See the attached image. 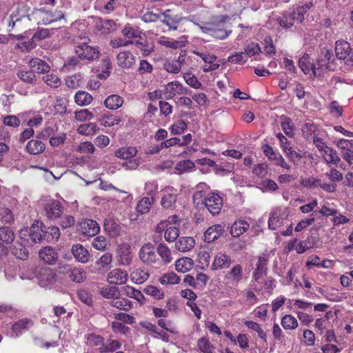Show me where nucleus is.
Instances as JSON below:
<instances>
[{
    "instance_id": "f257e3e1",
    "label": "nucleus",
    "mask_w": 353,
    "mask_h": 353,
    "mask_svg": "<svg viewBox=\"0 0 353 353\" xmlns=\"http://www.w3.org/2000/svg\"><path fill=\"white\" fill-rule=\"evenodd\" d=\"M75 53L82 60L93 61L100 57V51L98 47L88 45L85 42L76 46Z\"/></svg>"
},
{
    "instance_id": "f03ea898",
    "label": "nucleus",
    "mask_w": 353,
    "mask_h": 353,
    "mask_svg": "<svg viewBox=\"0 0 353 353\" xmlns=\"http://www.w3.org/2000/svg\"><path fill=\"white\" fill-rule=\"evenodd\" d=\"M161 192V205L162 208L167 210L174 209L178 199V190L168 185L162 189Z\"/></svg>"
},
{
    "instance_id": "7ed1b4c3",
    "label": "nucleus",
    "mask_w": 353,
    "mask_h": 353,
    "mask_svg": "<svg viewBox=\"0 0 353 353\" xmlns=\"http://www.w3.org/2000/svg\"><path fill=\"white\" fill-rule=\"evenodd\" d=\"M288 216L286 208H275L270 213L268 226L271 230H276L283 225L284 221Z\"/></svg>"
},
{
    "instance_id": "20e7f679",
    "label": "nucleus",
    "mask_w": 353,
    "mask_h": 353,
    "mask_svg": "<svg viewBox=\"0 0 353 353\" xmlns=\"http://www.w3.org/2000/svg\"><path fill=\"white\" fill-rule=\"evenodd\" d=\"M201 203L212 215H216L220 213L223 207V199L219 194L210 193L202 200Z\"/></svg>"
},
{
    "instance_id": "39448f33",
    "label": "nucleus",
    "mask_w": 353,
    "mask_h": 353,
    "mask_svg": "<svg viewBox=\"0 0 353 353\" xmlns=\"http://www.w3.org/2000/svg\"><path fill=\"white\" fill-rule=\"evenodd\" d=\"M243 269L241 265H234L229 271L226 272L224 279L227 284L236 287L243 279Z\"/></svg>"
},
{
    "instance_id": "423d86ee",
    "label": "nucleus",
    "mask_w": 353,
    "mask_h": 353,
    "mask_svg": "<svg viewBox=\"0 0 353 353\" xmlns=\"http://www.w3.org/2000/svg\"><path fill=\"white\" fill-rule=\"evenodd\" d=\"M139 256L141 262L147 265H152L158 261L154 247L150 243L142 245L139 252Z\"/></svg>"
},
{
    "instance_id": "0eeeda50",
    "label": "nucleus",
    "mask_w": 353,
    "mask_h": 353,
    "mask_svg": "<svg viewBox=\"0 0 353 353\" xmlns=\"http://www.w3.org/2000/svg\"><path fill=\"white\" fill-rule=\"evenodd\" d=\"M57 280L56 272L50 268H43L38 275V283L46 288H51Z\"/></svg>"
},
{
    "instance_id": "6e6552de",
    "label": "nucleus",
    "mask_w": 353,
    "mask_h": 353,
    "mask_svg": "<svg viewBox=\"0 0 353 353\" xmlns=\"http://www.w3.org/2000/svg\"><path fill=\"white\" fill-rule=\"evenodd\" d=\"M128 279V273L126 270L121 268H115L109 272L106 280L110 284L123 285Z\"/></svg>"
},
{
    "instance_id": "1a4fd4ad",
    "label": "nucleus",
    "mask_w": 353,
    "mask_h": 353,
    "mask_svg": "<svg viewBox=\"0 0 353 353\" xmlns=\"http://www.w3.org/2000/svg\"><path fill=\"white\" fill-rule=\"evenodd\" d=\"M116 258L119 265H130L132 260L130 246L126 243L120 244L117 250Z\"/></svg>"
},
{
    "instance_id": "9d476101",
    "label": "nucleus",
    "mask_w": 353,
    "mask_h": 353,
    "mask_svg": "<svg viewBox=\"0 0 353 353\" xmlns=\"http://www.w3.org/2000/svg\"><path fill=\"white\" fill-rule=\"evenodd\" d=\"M46 215L50 219H57L63 213V207L57 200L48 201L44 207Z\"/></svg>"
},
{
    "instance_id": "9b49d317",
    "label": "nucleus",
    "mask_w": 353,
    "mask_h": 353,
    "mask_svg": "<svg viewBox=\"0 0 353 353\" xmlns=\"http://www.w3.org/2000/svg\"><path fill=\"white\" fill-rule=\"evenodd\" d=\"M165 98L170 99L175 95H181L187 93V88L178 81H172L167 84L163 90Z\"/></svg>"
},
{
    "instance_id": "f8f14e48",
    "label": "nucleus",
    "mask_w": 353,
    "mask_h": 353,
    "mask_svg": "<svg viewBox=\"0 0 353 353\" xmlns=\"http://www.w3.org/2000/svg\"><path fill=\"white\" fill-rule=\"evenodd\" d=\"M158 43L169 48L178 49L185 47L188 41L187 37L184 35L180 37L178 39H174L163 36L159 38Z\"/></svg>"
},
{
    "instance_id": "ddd939ff",
    "label": "nucleus",
    "mask_w": 353,
    "mask_h": 353,
    "mask_svg": "<svg viewBox=\"0 0 353 353\" xmlns=\"http://www.w3.org/2000/svg\"><path fill=\"white\" fill-rule=\"evenodd\" d=\"M79 230L82 234L93 236L99 233L100 227L97 221L92 219H85L80 223Z\"/></svg>"
},
{
    "instance_id": "4468645a",
    "label": "nucleus",
    "mask_w": 353,
    "mask_h": 353,
    "mask_svg": "<svg viewBox=\"0 0 353 353\" xmlns=\"http://www.w3.org/2000/svg\"><path fill=\"white\" fill-rule=\"evenodd\" d=\"M232 263L231 257L223 252L217 253L214 258L212 270H219L228 268Z\"/></svg>"
},
{
    "instance_id": "2eb2a0df",
    "label": "nucleus",
    "mask_w": 353,
    "mask_h": 353,
    "mask_svg": "<svg viewBox=\"0 0 353 353\" xmlns=\"http://www.w3.org/2000/svg\"><path fill=\"white\" fill-rule=\"evenodd\" d=\"M71 252L74 259L79 263H86L90 260V255L88 250L81 244L73 245Z\"/></svg>"
},
{
    "instance_id": "dca6fc26",
    "label": "nucleus",
    "mask_w": 353,
    "mask_h": 353,
    "mask_svg": "<svg viewBox=\"0 0 353 353\" xmlns=\"http://www.w3.org/2000/svg\"><path fill=\"white\" fill-rule=\"evenodd\" d=\"M224 232V227L216 224L209 227L204 232V241L208 243L213 242L219 238Z\"/></svg>"
},
{
    "instance_id": "f3484780",
    "label": "nucleus",
    "mask_w": 353,
    "mask_h": 353,
    "mask_svg": "<svg viewBox=\"0 0 353 353\" xmlns=\"http://www.w3.org/2000/svg\"><path fill=\"white\" fill-rule=\"evenodd\" d=\"M39 258L49 265H54L58 259V254L54 248L46 246L39 252Z\"/></svg>"
},
{
    "instance_id": "a211bd4d",
    "label": "nucleus",
    "mask_w": 353,
    "mask_h": 353,
    "mask_svg": "<svg viewBox=\"0 0 353 353\" xmlns=\"http://www.w3.org/2000/svg\"><path fill=\"white\" fill-rule=\"evenodd\" d=\"M117 64L123 68H130L136 62L133 54L128 51H123L118 54L117 57Z\"/></svg>"
},
{
    "instance_id": "6ab92c4d",
    "label": "nucleus",
    "mask_w": 353,
    "mask_h": 353,
    "mask_svg": "<svg viewBox=\"0 0 353 353\" xmlns=\"http://www.w3.org/2000/svg\"><path fill=\"white\" fill-rule=\"evenodd\" d=\"M332 57V52L331 50L327 48H323L319 54L316 60V65L319 70L321 69H330V61Z\"/></svg>"
},
{
    "instance_id": "aec40b11",
    "label": "nucleus",
    "mask_w": 353,
    "mask_h": 353,
    "mask_svg": "<svg viewBox=\"0 0 353 353\" xmlns=\"http://www.w3.org/2000/svg\"><path fill=\"white\" fill-rule=\"evenodd\" d=\"M30 70L34 73H45L50 71L49 65L45 61L38 58L32 59L28 62Z\"/></svg>"
},
{
    "instance_id": "412c9836",
    "label": "nucleus",
    "mask_w": 353,
    "mask_h": 353,
    "mask_svg": "<svg viewBox=\"0 0 353 353\" xmlns=\"http://www.w3.org/2000/svg\"><path fill=\"white\" fill-rule=\"evenodd\" d=\"M335 52L338 59H345L350 54V44L344 40L337 41L336 42Z\"/></svg>"
},
{
    "instance_id": "4be33fe9",
    "label": "nucleus",
    "mask_w": 353,
    "mask_h": 353,
    "mask_svg": "<svg viewBox=\"0 0 353 353\" xmlns=\"http://www.w3.org/2000/svg\"><path fill=\"white\" fill-rule=\"evenodd\" d=\"M157 252L159 256L163 265H168L173 260L171 250L168 248V246L166 244L163 243H161L158 245L157 248Z\"/></svg>"
},
{
    "instance_id": "5701e85b",
    "label": "nucleus",
    "mask_w": 353,
    "mask_h": 353,
    "mask_svg": "<svg viewBox=\"0 0 353 353\" xmlns=\"http://www.w3.org/2000/svg\"><path fill=\"white\" fill-rule=\"evenodd\" d=\"M299 68L305 74H308L310 70L312 69L315 76H320L321 74V72L319 71V68H316V65H313L310 63L307 54L303 56L299 59Z\"/></svg>"
},
{
    "instance_id": "b1692460",
    "label": "nucleus",
    "mask_w": 353,
    "mask_h": 353,
    "mask_svg": "<svg viewBox=\"0 0 353 353\" xmlns=\"http://www.w3.org/2000/svg\"><path fill=\"white\" fill-rule=\"evenodd\" d=\"M195 245L194 239L190 236H183L175 243V248L179 252H185L191 250Z\"/></svg>"
},
{
    "instance_id": "393cba45",
    "label": "nucleus",
    "mask_w": 353,
    "mask_h": 353,
    "mask_svg": "<svg viewBox=\"0 0 353 353\" xmlns=\"http://www.w3.org/2000/svg\"><path fill=\"white\" fill-rule=\"evenodd\" d=\"M194 266V261L190 257H182L175 261V270L178 272L186 273Z\"/></svg>"
},
{
    "instance_id": "a878e982",
    "label": "nucleus",
    "mask_w": 353,
    "mask_h": 353,
    "mask_svg": "<svg viewBox=\"0 0 353 353\" xmlns=\"http://www.w3.org/2000/svg\"><path fill=\"white\" fill-rule=\"evenodd\" d=\"M42 223L39 221L34 222L30 228V236L34 243H40L45 236V231L41 228Z\"/></svg>"
},
{
    "instance_id": "bb28decb",
    "label": "nucleus",
    "mask_w": 353,
    "mask_h": 353,
    "mask_svg": "<svg viewBox=\"0 0 353 353\" xmlns=\"http://www.w3.org/2000/svg\"><path fill=\"white\" fill-rule=\"evenodd\" d=\"M32 325V321L30 319H21L12 325V332L15 337H18L23 332L28 330Z\"/></svg>"
},
{
    "instance_id": "cd10ccee",
    "label": "nucleus",
    "mask_w": 353,
    "mask_h": 353,
    "mask_svg": "<svg viewBox=\"0 0 353 353\" xmlns=\"http://www.w3.org/2000/svg\"><path fill=\"white\" fill-rule=\"evenodd\" d=\"M123 99L118 94H111L104 101L105 106L110 110H117L123 103Z\"/></svg>"
},
{
    "instance_id": "c85d7f7f",
    "label": "nucleus",
    "mask_w": 353,
    "mask_h": 353,
    "mask_svg": "<svg viewBox=\"0 0 353 353\" xmlns=\"http://www.w3.org/2000/svg\"><path fill=\"white\" fill-rule=\"evenodd\" d=\"M27 151L34 155L41 154L46 149V145L40 140L32 139L26 145Z\"/></svg>"
},
{
    "instance_id": "c756f323",
    "label": "nucleus",
    "mask_w": 353,
    "mask_h": 353,
    "mask_svg": "<svg viewBox=\"0 0 353 353\" xmlns=\"http://www.w3.org/2000/svg\"><path fill=\"white\" fill-rule=\"evenodd\" d=\"M137 153V150L135 147L128 146L123 147L117 150L114 154L117 157L128 160L135 157Z\"/></svg>"
},
{
    "instance_id": "7c9ffc66",
    "label": "nucleus",
    "mask_w": 353,
    "mask_h": 353,
    "mask_svg": "<svg viewBox=\"0 0 353 353\" xmlns=\"http://www.w3.org/2000/svg\"><path fill=\"white\" fill-rule=\"evenodd\" d=\"M249 223L245 220H239L233 223L230 233L234 237H238L245 233L249 228Z\"/></svg>"
},
{
    "instance_id": "2f4dec72",
    "label": "nucleus",
    "mask_w": 353,
    "mask_h": 353,
    "mask_svg": "<svg viewBox=\"0 0 353 353\" xmlns=\"http://www.w3.org/2000/svg\"><path fill=\"white\" fill-rule=\"evenodd\" d=\"M150 274L142 269H136L130 274V279L132 282L136 284L143 283L148 279Z\"/></svg>"
},
{
    "instance_id": "473e14b6",
    "label": "nucleus",
    "mask_w": 353,
    "mask_h": 353,
    "mask_svg": "<svg viewBox=\"0 0 353 353\" xmlns=\"http://www.w3.org/2000/svg\"><path fill=\"white\" fill-rule=\"evenodd\" d=\"M184 19L179 15H174L167 18L161 19V22L168 27L169 30H176L179 24Z\"/></svg>"
},
{
    "instance_id": "72a5a7b5",
    "label": "nucleus",
    "mask_w": 353,
    "mask_h": 353,
    "mask_svg": "<svg viewBox=\"0 0 353 353\" xmlns=\"http://www.w3.org/2000/svg\"><path fill=\"white\" fill-rule=\"evenodd\" d=\"M99 292L103 298L112 300L120 294L119 288L110 285L101 288Z\"/></svg>"
},
{
    "instance_id": "f704fd0d",
    "label": "nucleus",
    "mask_w": 353,
    "mask_h": 353,
    "mask_svg": "<svg viewBox=\"0 0 353 353\" xmlns=\"http://www.w3.org/2000/svg\"><path fill=\"white\" fill-rule=\"evenodd\" d=\"M322 152L323 158L327 163L336 165L341 161L336 151L329 147H326Z\"/></svg>"
},
{
    "instance_id": "c9c22d12",
    "label": "nucleus",
    "mask_w": 353,
    "mask_h": 353,
    "mask_svg": "<svg viewBox=\"0 0 353 353\" xmlns=\"http://www.w3.org/2000/svg\"><path fill=\"white\" fill-rule=\"evenodd\" d=\"M99 128L94 123H88L80 125L77 131L79 134L92 136L97 133Z\"/></svg>"
},
{
    "instance_id": "e433bc0d",
    "label": "nucleus",
    "mask_w": 353,
    "mask_h": 353,
    "mask_svg": "<svg viewBox=\"0 0 353 353\" xmlns=\"http://www.w3.org/2000/svg\"><path fill=\"white\" fill-rule=\"evenodd\" d=\"M121 347V343L116 339H108L105 345L99 347L100 353L113 352Z\"/></svg>"
},
{
    "instance_id": "4c0bfd02",
    "label": "nucleus",
    "mask_w": 353,
    "mask_h": 353,
    "mask_svg": "<svg viewBox=\"0 0 353 353\" xmlns=\"http://www.w3.org/2000/svg\"><path fill=\"white\" fill-rule=\"evenodd\" d=\"M105 230L112 236H117L120 233V225L112 219H105L104 221Z\"/></svg>"
},
{
    "instance_id": "58836bf2",
    "label": "nucleus",
    "mask_w": 353,
    "mask_h": 353,
    "mask_svg": "<svg viewBox=\"0 0 353 353\" xmlns=\"http://www.w3.org/2000/svg\"><path fill=\"white\" fill-rule=\"evenodd\" d=\"M122 292L127 296L134 299L140 303L143 302V301L145 299L142 292L138 290H136L132 286H124L123 288H122Z\"/></svg>"
},
{
    "instance_id": "ea45409f",
    "label": "nucleus",
    "mask_w": 353,
    "mask_h": 353,
    "mask_svg": "<svg viewBox=\"0 0 353 353\" xmlns=\"http://www.w3.org/2000/svg\"><path fill=\"white\" fill-rule=\"evenodd\" d=\"M68 274L70 279L76 283H81L86 279V272L81 268L70 269Z\"/></svg>"
},
{
    "instance_id": "a19ab883",
    "label": "nucleus",
    "mask_w": 353,
    "mask_h": 353,
    "mask_svg": "<svg viewBox=\"0 0 353 353\" xmlns=\"http://www.w3.org/2000/svg\"><path fill=\"white\" fill-rule=\"evenodd\" d=\"M110 305L114 307L125 311L130 310L132 307L131 301L123 298H119V296L112 300Z\"/></svg>"
},
{
    "instance_id": "79ce46f5",
    "label": "nucleus",
    "mask_w": 353,
    "mask_h": 353,
    "mask_svg": "<svg viewBox=\"0 0 353 353\" xmlns=\"http://www.w3.org/2000/svg\"><path fill=\"white\" fill-rule=\"evenodd\" d=\"M74 101L80 106L89 105L92 101V97L90 94L85 91H79L74 96Z\"/></svg>"
},
{
    "instance_id": "37998d69",
    "label": "nucleus",
    "mask_w": 353,
    "mask_h": 353,
    "mask_svg": "<svg viewBox=\"0 0 353 353\" xmlns=\"http://www.w3.org/2000/svg\"><path fill=\"white\" fill-rule=\"evenodd\" d=\"M317 126L310 122L304 123L301 128L303 137L308 140L312 139L314 137L317 135Z\"/></svg>"
},
{
    "instance_id": "c03bdc74",
    "label": "nucleus",
    "mask_w": 353,
    "mask_h": 353,
    "mask_svg": "<svg viewBox=\"0 0 353 353\" xmlns=\"http://www.w3.org/2000/svg\"><path fill=\"white\" fill-rule=\"evenodd\" d=\"M121 121V118L113 116L112 114H103L99 119L100 125L105 127H112L114 125H118Z\"/></svg>"
},
{
    "instance_id": "a18cd8bd",
    "label": "nucleus",
    "mask_w": 353,
    "mask_h": 353,
    "mask_svg": "<svg viewBox=\"0 0 353 353\" xmlns=\"http://www.w3.org/2000/svg\"><path fill=\"white\" fill-rule=\"evenodd\" d=\"M281 125L283 131L289 137H293L294 135V125L291 119L287 117L281 118Z\"/></svg>"
},
{
    "instance_id": "49530a36",
    "label": "nucleus",
    "mask_w": 353,
    "mask_h": 353,
    "mask_svg": "<svg viewBox=\"0 0 353 353\" xmlns=\"http://www.w3.org/2000/svg\"><path fill=\"white\" fill-rule=\"evenodd\" d=\"M17 77L23 82L30 84H34L37 81L36 74L30 70H19L17 73Z\"/></svg>"
},
{
    "instance_id": "de8ad7c7",
    "label": "nucleus",
    "mask_w": 353,
    "mask_h": 353,
    "mask_svg": "<svg viewBox=\"0 0 353 353\" xmlns=\"http://www.w3.org/2000/svg\"><path fill=\"white\" fill-rule=\"evenodd\" d=\"M14 239V234L13 231L8 227L0 228V241L9 244L13 242Z\"/></svg>"
},
{
    "instance_id": "09e8293b",
    "label": "nucleus",
    "mask_w": 353,
    "mask_h": 353,
    "mask_svg": "<svg viewBox=\"0 0 353 353\" xmlns=\"http://www.w3.org/2000/svg\"><path fill=\"white\" fill-rule=\"evenodd\" d=\"M159 281L162 285H175L180 282V277L174 272H170L164 274Z\"/></svg>"
},
{
    "instance_id": "8fccbe9b",
    "label": "nucleus",
    "mask_w": 353,
    "mask_h": 353,
    "mask_svg": "<svg viewBox=\"0 0 353 353\" xmlns=\"http://www.w3.org/2000/svg\"><path fill=\"white\" fill-rule=\"evenodd\" d=\"M151 201H154L153 197L149 198L148 196L143 197L137 205V210L141 214L148 213L151 207Z\"/></svg>"
},
{
    "instance_id": "3c124183",
    "label": "nucleus",
    "mask_w": 353,
    "mask_h": 353,
    "mask_svg": "<svg viewBox=\"0 0 353 353\" xmlns=\"http://www.w3.org/2000/svg\"><path fill=\"white\" fill-rule=\"evenodd\" d=\"M281 325L285 330H294L299 324L297 320L293 316L286 314L282 318Z\"/></svg>"
},
{
    "instance_id": "603ef678",
    "label": "nucleus",
    "mask_w": 353,
    "mask_h": 353,
    "mask_svg": "<svg viewBox=\"0 0 353 353\" xmlns=\"http://www.w3.org/2000/svg\"><path fill=\"white\" fill-rule=\"evenodd\" d=\"M194 167V163L191 160H183L178 162L175 165V170L179 171L180 173H183L192 171Z\"/></svg>"
},
{
    "instance_id": "864d4df0",
    "label": "nucleus",
    "mask_w": 353,
    "mask_h": 353,
    "mask_svg": "<svg viewBox=\"0 0 353 353\" xmlns=\"http://www.w3.org/2000/svg\"><path fill=\"white\" fill-rule=\"evenodd\" d=\"M122 34L126 39H141V32L128 25L122 30Z\"/></svg>"
},
{
    "instance_id": "5fc2aeb1",
    "label": "nucleus",
    "mask_w": 353,
    "mask_h": 353,
    "mask_svg": "<svg viewBox=\"0 0 353 353\" xmlns=\"http://www.w3.org/2000/svg\"><path fill=\"white\" fill-rule=\"evenodd\" d=\"M45 236L49 242H57L60 237V230L57 226L49 227L45 231Z\"/></svg>"
},
{
    "instance_id": "6e6d98bb",
    "label": "nucleus",
    "mask_w": 353,
    "mask_h": 353,
    "mask_svg": "<svg viewBox=\"0 0 353 353\" xmlns=\"http://www.w3.org/2000/svg\"><path fill=\"white\" fill-rule=\"evenodd\" d=\"M163 68L170 73L176 74L181 68V63L179 61L166 60L163 63Z\"/></svg>"
},
{
    "instance_id": "4d7b16f0",
    "label": "nucleus",
    "mask_w": 353,
    "mask_h": 353,
    "mask_svg": "<svg viewBox=\"0 0 353 353\" xmlns=\"http://www.w3.org/2000/svg\"><path fill=\"white\" fill-rule=\"evenodd\" d=\"M179 236V230L175 226H170L165 230L164 239L168 242H174Z\"/></svg>"
},
{
    "instance_id": "13d9d810",
    "label": "nucleus",
    "mask_w": 353,
    "mask_h": 353,
    "mask_svg": "<svg viewBox=\"0 0 353 353\" xmlns=\"http://www.w3.org/2000/svg\"><path fill=\"white\" fill-rule=\"evenodd\" d=\"M296 21V13L292 12L281 17L279 19V23L281 26L288 28L292 27Z\"/></svg>"
},
{
    "instance_id": "bf43d9fd",
    "label": "nucleus",
    "mask_w": 353,
    "mask_h": 353,
    "mask_svg": "<svg viewBox=\"0 0 353 353\" xmlns=\"http://www.w3.org/2000/svg\"><path fill=\"white\" fill-rule=\"evenodd\" d=\"M301 184L303 187L314 189L321 185V181L319 179L310 176L307 178L302 179L301 181Z\"/></svg>"
},
{
    "instance_id": "052dcab7",
    "label": "nucleus",
    "mask_w": 353,
    "mask_h": 353,
    "mask_svg": "<svg viewBox=\"0 0 353 353\" xmlns=\"http://www.w3.org/2000/svg\"><path fill=\"white\" fill-rule=\"evenodd\" d=\"M268 165L265 163H260L254 165L252 168V172L259 178H263L268 174Z\"/></svg>"
},
{
    "instance_id": "680f3d73",
    "label": "nucleus",
    "mask_w": 353,
    "mask_h": 353,
    "mask_svg": "<svg viewBox=\"0 0 353 353\" xmlns=\"http://www.w3.org/2000/svg\"><path fill=\"white\" fill-rule=\"evenodd\" d=\"M43 81L52 88H58L61 85V79L54 74H48L43 77Z\"/></svg>"
},
{
    "instance_id": "e2e57ef3",
    "label": "nucleus",
    "mask_w": 353,
    "mask_h": 353,
    "mask_svg": "<svg viewBox=\"0 0 353 353\" xmlns=\"http://www.w3.org/2000/svg\"><path fill=\"white\" fill-rule=\"evenodd\" d=\"M186 128V123L183 120H179L170 127V130L172 134L176 135L182 134Z\"/></svg>"
},
{
    "instance_id": "0e129e2a",
    "label": "nucleus",
    "mask_w": 353,
    "mask_h": 353,
    "mask_svg": "<svg viewBox=\"0 0 353 353\" xmlns=\"http://www.w3.org/2000/svg\"><path fill=\"white\" fill-rule=\"evenodd\" d=\"M209 30L210 35L219 39H225L232 32L231 30H226L221 28H212Z\"/></svg>"
},
{
    "instance_id": "69168bd1",
    "label": "nucleus",
    "mask_w": 353,
    "mask_h": 353,
    "mask_svg": "<svg viewBox=\"0 0 353 353\" xmlns=\"http://www.w3.org/2000/svg\"><path fill=\"white\" fill-rule=\"evenodd\" d=\"M74 118L78 121H85L91 120L93 118V114L88 109H82L74 112Z\"/></svg>"
},
{
    "instance_id": "338daca9",
    "label": "nucleus",
    "mask_w": 353,
    "mask_h": 353,
    "mask_svg": "<svg viewBox=\"0 0 353 353\" xmlns=\"http://www.w3.org/2000/svg\"><path fill=\"white\" fill-rule=\"evenodd\" d=\"M144 292L148 295L152 296L159 300L164 298V292L153 285L147 286Z\"/></svg>"
},
{
    "instance_id": "774afa93",
    "label": "nucleus",
    "mask_w": 353,
    "mask_h": 353,
    "mask_svg": "<svg viewBox=\"0 0 353 353\" xmlns=\"http://www.w3.org/2000/svg\"><path fill=\"white\" fill-rule=\"evenodd\" d=\"M198 346L203 353H212L214 350V346L205 338H201L198 341Z\"/></svg>"
}]
</instances>
